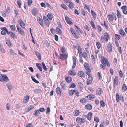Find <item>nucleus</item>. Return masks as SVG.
<instances>
[{"label":"nucleus","mask_w":127,"mask_h":127,"mask_svg":"<svg viewBox=\"0 0 127 127\" xmlns=\"http://www.w3.org/2000/svg\"><path fill=\"white\" fill-rule=\"evenodd\" d=\"M102 63L104 65V66H105L106 65L108 66H109L110 64L108 62V60L106 58H105L104 57H102Z\"/></svg>","instance_id":"1"},{"label":"nucleus","mask_w":127,"mask_h":127,"mask_svg":"<svg viewBox=\"0 0 127 127\" xmlns=\"http://www.w3.org/2000/svg\"><path fill=\"white\" fill-rule=\"evenodd\" d=\"M104 36H101V40L102 41H108L109 39V35L107 33H104Z\"/></svg>","instance_id":"2"},{"label":"nucleus","mask_w":127,"mask_h":127,"mask_svg":"<svg viewBox=\"0 0 127 127\" xmlns=\"http://www.w3.org/2000/svg\"><path fill=\"white\" fill-rule=\"evenodd\" d=\"M1 79L0 81L2 82H7L9 81V79L7 76L5 75H1Z\"/></svg>","instance_id":"3"},{"label":"nucleus","mask_w":127,"mask_h":127,"mask_svg":"<svg viewBox=\"0 0 127 127\" xmlns=\"http://www.w3.org/2000/svg\"><path fill=\"white\" fill-rule=\"evenodd\" d=\"M84 67L88 72H91V69L89 68V65L87 63H85L84 64Z\"/></svg>","instance_id":"4"},{"label":"nucleus","mask_w":127,"mask_h":127,"mask_svg":"<svg viewBox=\"0 0 127 127\" xmlns=\"http://www.w3.org/2000/svg\"><path fill=\"white\" fill-rule=\"evenodd\" d=\"M68 57L67 55L66 54H61L60 58L61 60L66 59Z\"/></svg>","instance_id":"5"},{"label":"nucleus","mask_w":127,"mask_h":127,"mask_svg":"<svg viewBox=\"0 0 127 127\" xmlns=\"http://www.w3.org/2000/svg\"><path fill=\"white\" fill-rule=\"evenodd\" d=\"M31 11L32 12V14L34 16H36V14L39 12L38 10L36 8L33 9H32Z\"/></svg>","instance_id":"6"},{"label":"nucleus","mask_w":127,"mask_h":127,"mask_svg":"<svg viewBox=\"0 0 127 127\" xmlns=\"http://www.w3.org/2000/svg\"><path fill=\"white\" fill-rule=\"evenodd\" d=\"M95 97V96L94 95H89L86 96V98L87 100H89L93 99Z\"/></svg>","instance_id":"7"},{"label":"nucleus","mask_w":127,"mask_h":127,"mask_svg":"<svg viewBox=\"0 0 127 127\" xmlns=\"http://www.w3.org/2000/svg\"><path fill=\"white\" fill-rule=\"evenodd\" d=\"M17 27L18 32L21 34L22 35H24L25 34V33L23 30L22 29L19 28L17 26Z\"/></svg>","instance_id":"8"},{"label":"nucleus","mask_w":127,"mask_h":127,"mask_svg":"<svg viewBox=\"0 0 127 127\" xmlns=\"http://www.w3.org/2000/svg\"><path fill=\"white\" fill-rule=\"evenodd\" d=\"M127 7L126 6H123L121 7V9L122 10L123 13L125 14H127Z\"/></svg>","instance_id":"9"},{"label":"nucleus","mask_w":127,"mask_h":127,"mask_svg":"<svg viewBox=\"0 0 127 127\" xmlns=\"http://www.w3.org/2000/svg\"><path fill=\"white\" fill-rule=\"evenodd\" d=\"M37 20L40 25L42 27L43 25V22L42 20L40 17H38L37 18Z\"/></svg>","instance_id":"10"},{"label":"nucleus","mask_w":127,"mask_h":127,"mask_svg":"<svg viewBox=\"0 0 127 127\" xmlns=\"http://www.w3.org/2000/svg\"><path fill=\"white\" fill-rule=\"evenodd\" d=\"M118 77L117 76H116L114 80V85L113 86L114 87H115L116 85L118 84Z\"/></svg>","instance_id":"11"},{"label":"nucleus","mask_w":127,"mask_h":127,"mask_svg":"<svg viewBox=\"0 0 127 127\" xmlns=\"http://www.w3.org/2000/svg\"><path fill=\"white\" fill-rule=\"evenodd\" d=\"M30 96L29 95H26L24 98L23 100V103H26L29 100V99Z\"/></svg>","instance_id":"12"},{"label":"nucleus","mask_w":127,"mask_h":127,"mask_svg":"<svg viewBox=\"0 0 127 127\" xmlns=\"http://www.w3.org/2000/svg\"><path fill=\"white\" fill-rule=\"evenodd\" d=\"M18 22L20 26L23 28L25 27V24L22 20L20 19L18 21Z\"/></svg>","instance_id":"13"},{"label":"nucleus","mask_w":127,"mask_h":127,"mask_svg":"<svg viewBox=\"0 0 127 127\" xmlns=\"http://www.w3.org/2000/svg\"><path fill=\"white\" fill-rule=\"evenodd\" d=\"M70 31L73 35L76 37L78 38V37L75 32L74 30L72 28H70Z\"/></svg>","instance_id":"14"},{"label":"nucleus","mask_w":127,"mask_h":127,"mask_svg":"<svg viewBox=\"0 0 127 127\" xmlns=\"http://www.w3.org/2000/svg\"><path fill=\"white\" fill-rule=\"evenodd\" d=\"M65 20L66 22L69 25H72L73 24V23L69 19L68 17L67 16L65 17Z\"/></svg>","instance_id":"15"},{"label":"nucleus","mask_w":127,"mask_h":127,"mask_svg":"<svg viewBox=\"0 0 127 127\" xmlns=\"http://www.w3.org/2000/svg\"><path fill=\"white\" fill-rule=\"evenodd\" d=\"M93 77L91 76H89L87 80V84L89 85L92 82L93 80Z\"/></svg>","instance_id":"16"},{"label":"nucleus","mask_w":127,"mask_h":127,"mask_svg":"<svg viewBox=\"0 0 127 127\" xmlns=\"http://www.w3.org/2000/svg\"><path fill=\"white\" fill-rule=\"evenodd\" d=\"M103 92V91L102 89L100 88L97 89L96 90V94L98 95H101Z\"/></svg>","instance_id":"17"},{"label":"nucleus","mask_w":127,"mask_h":127,"mask_svg":"<svg viewBox=\"0 0 127 127\" xmlns=\"http://www.w3.org/2000/svg\"><path fill=\"white\" fill-rule=\"evenodd\" d=\"M73 64L72 66V68L73 69L74 68L76 65V61L75 58L73 57Z\"/></svg>","instance_id":"18"},{"label":"nucleus","mask_w":127,"mask_h":127,"mask_svg":"<svg viewBox=\"0 0 127 127\" xmlns=\"http://www.w3.org/2000/svg\"><path fill=\"white\" fill-rule=\"evenodd\" d=\"M107 50L109 52H111L112 51V46L111 44H109L107 46Z\"/></svg>","instance_id":"19"},{"label":"nucleus","mask_w":127,"mask_h":127,"mask_svg":"<svg viewBox=\"0 0 127 127\" xmlns=\"http://www.w3.org/2000/svg\"><path fill=\"white\" fill-rule=\"evenodd\" d=\"M9 34L10 37L13 39H15L16 37V36L15 34L11 32H9Z\"/></svg>","instance_id":"20"},{"label":"nucleus","mask_w":127,"mask_h":127,"mask_svg":"<svg viewBox=\"0 0 127 127\" xmlns=\"http://www.w3.org/2000/svg\"><path fill=\"white\" fill-rule=\"evenodd\" d=\"M56 91L57 94L60 95H61V89L59 87H57L56 89Z\"/></svg>","instance_id":"21"},{"label":"nucleus","mask_w":127,"mask_h":127,"mask_svg":"<svg viewBox=\"0 0 127 127\" xmlns=\"http://www.w3.org/2000/svg\"><path fill=\"white\" fill-rule=\"evenodd\" d=\"M92 106L90 104H89L86 105L85 106V108L86 109L88 110H90L92 108Z\"/></svg>","instance_id":"22"},{"label":"nucleus","mask_w":127,"mask_h":127,"mask_svg":"<svg viewBox=\"0 0 127 127\" xmlns=\"http://www.w3.org/2000/svg\"><path fill=\"white\" fill-rule=\"evenodd\" d=\"M68 74L70 75L74 76L76 75V73L73 71L72 70H71L68 72Z\"/></svg>","instance_id":"23"},{"label":"nucleus","mask_w":127,"mask_h":127,"mask_svg":"<svg viewBox=\"0 0 127 127\" xmlns=\"http://www.w3.org/2000/svg\"><path fill=\"white\" fill-rule=\"evenodd\" d=\"M6 85L7 87V88L9 90H10L11 89L12 87V85L11 84V83H7V84Z\"/></svg>","instance_id":"24"},{"label":"nucleus","mask_w":127,"mask_h":127,"mask_svg":"<svg viewBox=\"0 0 127 127\" xmlns=\"http://www.w3.org/2000/svg\"><path fill=\"white\" fill-rule=\"evenodd\" d=\"M92 116V113L91 112H90L88 113L87 116V117L88 119L89 120H90Z\"/></svg>","instance_id":"25"},{"label":"nucleus","mask_w":127,"mask_h":127,"mask_svg":"<svg viewBox=\"0 0 127 127\" xmlns=\"http://www.w3.org/2000/svg\"><path fill=\"white\" fill-rule=\"evenodd\" d=\"M76 92V91L73 90H71L69 91V94L70 96H71L73 95L75 92Z\"/></svg>","instance_id":"26"},{"label":"nucleus","mask_w":127,"mask_h":127,"mask_svg":"<svg viewBox=\"0 0 127 127\" xmlns=\"http://www.w3.org/2000/svg\"><path fill=\"white\" fill-rule=\"evenodd\" d=\"M65 79L66 82L68 83H69L71 82L72 80V79L71 77H68L65 78Z\"/></svg>","instance_id":"27"},{"label":"nucleus","mask_w":127,"mask_h":127,"mask_svg":"<svg viewBox=\"0 0 127 127\" xmlns=\"http://www.w3.org/2000/svg\"><path fill=\"white\" fill-rule=\"evenodd\" d=\"M41 64H40L37 63L36 66L40 71H42V68L40 66Z\"/></svg>","instance_id":"28"},{"label":"nucleus","mask_w":127,"mask_h":127,"mask_svg":"<svg viewBox=\"0 0 127 127\" xmlns=\"http://www.w3.org/2000/svg\"><path fill=\"white\" fill-rule=\"evenodd\" d=\"M35 54L37 57L40 60L41 59V57L40 54L38 52H37L36 51L35 52Z\"/></svg>","instance_id":"29"},{"label":"nucleus","mask_w":127,"mask_h":127,"mask_svg":"<svg viewBox=\"0 0 127 127\" xmlns=\"http://www.w3.org/2000/svg\"><path fill=\"white\" fill-rule=\"evenodd\" d=\"M55 31L57 32H58V33L59 34H62V31L60 30V29H59L58 28H57L55 30Z\"/></svg>","instance_id":"30"},{"label":"nucleus","mask_w":127,"mask_h":127,"mask_svg":"<svg viewBox=\"0 0 127 127\" xmlns=\"http://www.w3.org/2000/svg\"><path fill=\"white\" fill-rule=\"evenodd\" d=\"M60 85L62 87V88L63 90H65L66 89L64 83L63 82H62L61 83Z\"/></svg>","instance_id":"31"},{"label":"nucleus","mask_w":127,"mask_h":127,"mask_svg":"<svg viewBox=\"0 0 127 127\" xmlns=\"http://www.w3.org/2000/svg\"><path fill=\"white\" fill-rule=\"evenodd\" d=\"M91 13L93 17V18L95 19L96 18V15L95 12L93 10H91Z\"/></svg>","instance_id":"32"},{"label":"nucleus","mask_w":127,"mask_h":127,"mask_svg":"<svg viewBox=\"0 0 127 127\" xmlns=\"http://www.w3.org/2000/svg\"><path fill=\"white\" fill-rule=\"evenodd\" d=\"M39 111L38 110H35L33 113V115L35 116H37L39 113Z\"/></svg>","instance_id":"33"},{"label":"nucleus","mask_w":127,"mask_h":127,"mask_svg":"<svg viewBox=\"0 0 127 127\" xmlns=\"http://www.w3.org/2000/svg\"><path fill=\"white\" fill-rule=\"evenodd\" d=\"M122 89L123 91H125L127 90V87L125 84H123Z\"/></svg>","instance_id":"34"},{"label":"nucleus","mask_w":127,"mask_h":127,"mask_svg":"<svg viewBox=\"0 0 127 127\" xmlns=\"http://www.w3.org/2000/svg\"><path fill=\"white\" fill-rule=\"evenodd\" d=\"M53 16L52 14L49 13L47 15V17L50 20H52L53 18Z\"/></svg>","instance_id":"35"},{"label":"nucleus","mask_w":127,"mask_h":127,"mask_svg":"<svg viewBox=\"0 0 127 127\" xmlns=\"http://www.w3.org/2000/svg\"><path fill=\"white\" fill-rule=\"evenodd\" d=\"M109 18L111 21H113L114 19V17L112 15H108Z\"/></svg>","instance_id":"36"},{"label":"nucleus","mask_w":127,"mask_h":127,"mask_svg":"<svg viewBox=\"0 0 127 127\" xmlns=\"http://www.w3.org/2000/svg\"><path fill=\"white\" fill-rule=\"evenodd\" d=\"M69 7L71 9H73L74 8V6L73 5V4L72 3V2L70 1L69 2Z\"/></svg>","instance_id":"37"},{"label":"nucleus","mask_w":127,"mask_h":127,"mask_svg":"<svg viewBox=\"0 0 127 127\" xmlns=\"http://www.w3.org/2000/svg\"><path fill=\"white\" fill-rule=\"evenodd\" d=\"M6 43L7 45L8 46H10L11 45V43L9 40H7Z\"/></svg>","instance_id":"38"},{"label":"nucleus","mask_w":127,"mask_h":127,"mask_svg":"<svg viewBox=\"0 0 127 127\" xmlns=\"http://www.w3.org/2000/svg\"><path fill=\"white\" fill-rule=\"evenodd\" d=\"M116 100L117 102L119 101V95L118 94H117L116 95Z\"/></svg>","instance_id":"39"},{"label":"nucleus","mask_w":127,"mask_h":127,"mask_svg":"<svg viewBox=\"0 0 127 127\" xmlns=\"http://www.w3.org/2000/svg\"><path fill=\"white\" fill-rule=\"evenodd\" d=\"M31 77L32 80L33 82L37 84L39 83V81L36 80L33 77L31 76Z\"/></svg>","instance_id":"40"},{"label":"nucleus","mask_w":127,"mask_h":127,"mask_svg":"<svg viewBox=\"0 0 127 127\" xmlns=\"http://www.w3.org/2000/svg\"><path fill=\"white\" fill-rule=\"evenodd\" d=\"M43 69L45 71H47V69L45 65V64L43 63H42Z\"/></svg>","instance_id":"41"},{"label":"nucleus","mask_w":127,"mask_h":127,"mask_svg":"<svg viewBox=\"0 0 127 127\" xmlns=\"http://www.w3.org/2000/svg\"><path fill=\"white\" fill-rule=\"evenodd\" d=\"M9 52L10 54L12 55H16V54L14 52L13 50L12 49H10Z\"/></svg>","instance_id":"42"},{"label":"nucleus","mask_w":127,"mask_h":127,"mask_svg":"<svg viewBox=\"0 0 127 127\" xmlns=\"http://www.w3.org/2000/svg\"><path fill=\"white\" fill-rule=\"evenodd\" d=\"M100 104L102 107H103L105 105V103L104 102L103 100H101L100 101Z\"/></svg>","instance_id":"43"},{"label":"nucleus","mask_w":127,"mask_h":127,"mask_svg":"<svg viewBox=\"0 0 127 127\" xmlns=\"http://www.w3.org/2000/svg\"><path fill=\"white\" fill-rule=\"evenodd\" d=\"M76 86V85L75 84L73 83L72 84H70L69 85V87L70 88H73L75 87Z\"/></svg>","instance_id":"44"},{"label":"nucleus","mask_w":127,"mask_h":127,"mask_svg":"<svg viewBox=\"0 0 127 127\" xmlns=\"http://www.w3.org/2000/svg\"><path fill=\"white\" fill-rule=\"evenodd\" d=\"M80 77H85L84 72L82 71H80Z\"/></svg>","instance_id":"45"},{"label":"nucleus","mask_w":127,"mask_h":127,"mask_svg":"<svg viewBox=\"0 0 127 127\" xmlns=\"http://www.w3.org/2000/svg\"><path fill=\"white\" fill-rule=\"evenodd\" d=\"M61 6L65 10H67V7L66 5L64 4H62Z\"/></svg>","instance_id":"46"},{"label":"nucleus","mask_w":127,"mask_h":127,"mask_svg":"<svg viewBox=\"0 0 127 127\" xmlns=\"http://www.w3.org/2000/svg\"><path fill=\"white\" fill-rule=\"evenodd\" d=\"M80 102L82 103H85L86 102V100L85 98H82L80 100Z\"/></svg>","instance_id":"47"},{"label":"nucleus","mask_w":127,"mask_h":127,"mask_svg":"<svg viewBox=\"0 0 127 127\" xmlns=\"http://www.w3.org/2000/svg\"><path fill=\"white\" fill-rule=\"evenodd\" d=\"M83 85L82 83L80 82V91H81L83 89Z\"/></svg>","instance_id":"48"},{"label":"nucleus","mask_w":127,"mask_h":127,"mask_svg":"<svg viewBox=\"0 0 127 127\" xmlns=\"http://www.w3.org/2000/svg\"><path fill=\"white\" fill-rule=\"evenodd\" d=\"M96 45L97 48L98 49H99L101 47V44L100 43L98 42H96Z\"/></svg>","instance_id":"49"},{"label":"nucleus","mask_w":127,"mask_h":127,"mask_svg":"<svg viewBox=\"0 0 127 127\" xmlns=\"http://www.w3.org/2000/svg\"><path fill=\"white\" fill-rule=\"evenodd\" d=\"M10 27L12 31H14L15 30V28L13 25H11L10 26Z\"/></svg>","instance_id":"50"},{"label":"nucleus","mask_w":127,"mask_h":127,"mask_svg":"<svg viewBox=\"0 0 127 127\" xmlns=\"http://www.w3.org/2000/svg\"><path fill=\"white\" fill-rule=\"evenodd\" d=\"M46 25V26L48 27H49V20L48 19L44 21Z\"/></svg>","instance_id":"51"},{"label":"nucleus","mask_w":127,"mask_h":127,"mask_svg":"<svg viewBox=\"0 0 127 127\" xmlns=\"http://www.w3.org/2000/svg\"><path fill=\"white\" fill-rule=\"evenodd\" d=\"M61 51L63 53H65L66 51V50L64 47H63L61 49Z\"/></svg>","instance_id":"52"},{"label":"nucleus","mask_w":127,"mask_h":127,"mask_svg":"<svg viewBox=\"0 0 127 127\" xmlns=\"http://www.w3.org/2000/svg\"><path fill=\"white\" fill-rule=\"evenodd\" d=\"M10 106V104L9 103H7L6 104V109L7 110L9 109V107Z\"/></svg>","instance_id":"53"},{"label":"nucleus","mask_w":127,"mask_h":127,"mask_svg":"<svg viewBox=\"0 0 127 127\" xmlns=\"http://www.w3.org/2000/svg\"><path fill=\"white\" fill-rule=\"evenodd\" d=\"M91 25H92V26L93 27V28L95 29L96 28L95 27V26L94 24V22L92 21H91Z\"/></svg>","instance_id":"54"},{"label":"nucleus","mask_w":127,"mask_h":127,"mask_svg":"<svg viewBox=\"0 0 127 127\" xmlns=\"http://www.w3.org/2000/svg\"><path fill=\"white\" fill-rule=\"evenodd\" d=\"M117 16L119 18H121V16L118 10H117Z\"/></svg>","instance_id":"55"},{"label":"nucleus","mask_w":127,"mask_h":127,"mask_svg":"<svg viewBox=\"0 0 127 127\" xmlns=\"http://www.w3.org/2000/svg\"><path fill=\"white\" fill-rule=\"evenodd\" d=\"M85 122V120L83 119L80 118V124L83 123Z\"/></svg>","instance_id":"56"},{"label":"nucleus","mask_w":127,"mask_h":127,"mask_svg":"<svg viewBox=\"0 0 127 127\" xmlns=\"http://www.w3.org/2000/svg\"><path fill=\"white\" fill-rule=\"evenodd\" d=\"M94 120L96 122L98 123L99 122V119L97 117H95L94 118Z\"/></svg>","instance_id":"57"},{"label":"nucleus","mask_w":127,"mask_h":127,"mask_svg":"<svg viewBox=\"0 0 127 127\" xmlns=\"http://www.w3.org/2000/svg\"><path fill=\"white\" fill-rule=\"evenodd\" d=\"M82 56L85 59L87 57V54L86 52H84L82 54Z\"/></svg>","instance_id":"58"},{"label":"nucleus","mask_w":127,"mask_h":127,"mask_svg":"<svg viewBox=\"0 0 127 127\" xmlns=\"http://www.w3.org/2000/svg\"><path fill=\"white\" fill-rule=\"evenodd\" d=\"M45 43L46 45V47L48 48L49 46V43L47 40H46L45 41Z\"/></svg>","instance_id":"59"},{"label":"nucleus","mask_w":127,"mask_h":127,"mask_svg":"<svg viewBox=\"0 0 127 127\" xmlns=\"http://www.w3.org/2000/svg\"><path fill=\"white\" fill-rule=\"evenodd\" d=\"M79 113V111L78 110H77L76 111L75 113L74 114L75 116H76L78 115Z\"/></svg>","instance_id":"60"},{"label":"nucleus","mask_w":127,"mask_h":127,"mask_svg":"<svg viewBox=\"0 0 127 127\" xmlns=\"http://www.w3.org/2000/svg\"><path fill=\"white\" fill-rule=\"evenodd\" d=\"M45 110V109L44 108H40L39 109V111H40L41 112H43Z\"/></svg>","instance_id":"61"},{"label":"nucleus","mask_w":127,"mask_h":127,"mask_svg":"<svg viewBox=\"0 0 127 127\" xmlns=\"http://www.w3.org/2000/svg\"><path fill=\"white\" fill-rule=\"evenodd\" d=\"M0 52L2 53H4L5 52V50L4 48H3L2 47L0 49Z\"/></svg>","instance_id":"62"},{"label":"nucleus","mask_w":127,"mask_h":127,"mask_svg":"<svg viewBox=\"0 0 127 127\" xmlns=\"http://www.w3.org/2000/svg\"><path fill=\"white\" fill-rule=\"evenodd\" d=\"M50 108L49 107H48L46 112V113L47 114L48 113H50Z\"/></svg>","instance_id":"63"},{"label":"nucleus","mask_w":127,"mask_h":127,"mask_svg":"<svg viewBox=\"0 0 127 127\" xmlns=\"http://www.w3.org/2000/svg\"><path fill=\"white\" fill-rule=\"evenodd\" d=\"M28 3L29 6H30L32 3V0H28Z\"/></svg>","instance_id":"64"}]
</instances>
